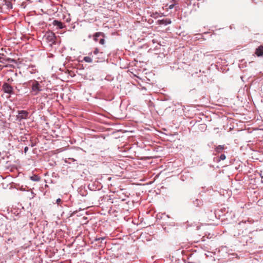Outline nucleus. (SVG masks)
Returning <instances> with one entry per match:
<instances>
[{
    "label": "nucleus",
    "mask_w": 263,
    "mask_h": 263,
    "mask_svg": "<svg viewBox=\"0 0 263 263\" xmlns=\"http://www.w3.org/2000/svg\"><path fill=\"white\" fill-rule=\"evenodd\" d=\"M175 5V4H171L170 5L168 6V8L170 9H172L174 8Z\"/></svg>",
    "instance_id": "dca6fc26"
},
{
    "label": "nucleus",
    "mask_w": 263,
    "mask_h": 263,
    "mask_svg": "<svg viewBox=\"0 0 263 263\" xmlns=\"http://www.w3.org/2000/svg\"><path fill=\"white\" fill-rule=\"evenodd\" d=\"M92 54L91 52H89L88 53L89 56L84 57L83 61L86 63H91L93 61L92 59L91 58Z\"/></svg>",
    "instance_id": "1a4fd4ad"
},
{
    "label": "nucleus",
    "mask_w": 263,
    "mask_h": 263,
    "mask_svg": "<svg viewBox=\"0 0 263 263\" xmlns=\"http://www.w3.org/2000/svg\"><path fill=\"white\" fill-rule=\"evenodd\" d=\"M99 36H102L103 38H105V35L104 33H103V32H96L93 35V40L95 42H98V37Z\"/></svg>",
    "instance_id": "423d86ee"
},
{
    "label": "nucleus",
    "mask_w": 263,
    "mask_h": 263,
    "mask_svg": "<svg viewBox=\"0 0 263 263\" xmlns=\"http://www.w3.org/2000/svg\"><path fill=\"white\" fill-rule=\"evenodd\" d=\"M223 146L218 145L215 148V151L217 153H219L223 149Z\"/></svg>",
    "instance_id": "9d476101"
},
{
    "label": "nucleus",
    "mask_w": 263,
    "mask_h": 263,
    "mask_svg": "<svg viewBox=\"0 0 263 263\" xmlns=\"http://www.w3.org/2000/svg\"><path fill=\"white\" fill-rule=\"evenodd\" d=\"M31 180L34 181H38L40 180V178L37 176V175H34L30 177Z\"/></svg>",
    "instance_id": "9b49d317"
},
{
    "label": "nucleus",
    "mask_w": 263,
    "mask_h": 263,
    "mask_svg": "<svg viewBox=\"0 0 263 263\" xmlns=\"http://www.w3.org/2000/svg\"><path fill=\"white\" fill-rule=\"evenodd\" d=\"M172 2H173V4H174L175 5L177 4V0H172Z\"/></svg>",
    "instance_id": "6ab92c4d"
},
{
    "label": "nucleus",
    "mask_w": 263,
    "mask_h": 263,
    "mask_svg": "<svg viewBox=\"0 0 263 263\" xmlns=\"http://www.w3.org/2000/svg\"><path fill=\"white\" fill-rule=\"evenodd\" d=\"M226 156L224 154H222L220 155V159L221 160H224L226 159Z\"/></svg>",
    "instance_id": "2eb2a0df"
},
{
    "label": "nucleus",
    "mask_w": 263,
    "mask_h": 263,
    "mask_svg": "<svg viewBox=\"0 0 263 263\" xmlns=\"http://www.w3.org/2000/svg\"><path fill=\"white\" fill-rule=\"evenodd\" d=\"M105 41L104 38H103V37L99 41V43L103 45L105 44Z\"/></svg>",
    "instance_id": "f8f14e48"
},
{
    "label": "nucleus",
    "mask_w": 263,
    "mask_h": 263,
    "mask_svg": "<svg viewBox=\"0 0 263 263\" xmlns=\"http://www.w3.org/2000/svg\"><path fill=\"white\" fill-rule=\"evenodd\" d=\"M96 240H100V238L96 239Z\"/></svg>",
    "instance_id": "412c9836"
},
{
    "label": "nucleus",
    "mask_w": 263,
    "mask_h": 263,
    "mask_svg": "<svg viewBox=\"0 0 263 263\" xmlns=\"http://www.w3.org/2000/svg\"><path fill=\"white\" fill-rule=\"evenodd\" d=\"M42 90V87L40 83H33L32 86V91L34 95H36L39 92Z\"/></svg>",
    "instance_id": "f03ea898"
},
{
    "label": "nucleus",
    "mask_w": 263,
    "mask_h": 263,
    "mask_svg": "<svg viewBox=\"0 0 263 263\" xmlns=\"http://www.w3.org/2000/svg\"><path fill=\"white\" fill-rule=\"evenodd\" d=\"M28 147L27 146H26L24 148V152L25 153H26V152L28 151Z\"/></svg>",
    "instance_id": "f3484780"
},
{
    "label": "nucleus",
    "mask_w": 263,
    "mask_h": 263,
    "mask_svg": "<svg viewBox=\"0 0 263 263\" xmlns=\"http://www.w3.org/2000/svg\"><path fill=\"white\" fill-rule=\"evenodd\" d=\"M261 182H263V177H262Z\"/></svg>",
    "instance_id": "aec40b11"
},
{
    "label": "nucleus",
    "mask_w": 263,
    "mask_h": 263,
    "mask_svg": "<svg viewBox=\"0 0 263 263\" xmlns=\"http://www.w3.org/2000/svg\"><path fill=\"white\" fill-rule=\"evenodd\" d=\"M255 54L258 57L263 55V46H260L256 49Z\"/></svg>",
    "instance_id": "0eeeda50"
},
{
    "label": "nucleus",
    "mask_w": 263,
    "mask_h": 263,
    "mask_svg": "<svg viewBox=\"0 0 263 263\" xmlns=\"http://www.w3.org/2000/svg\"><path fill=\"white\" fill-rule=\"evenodd\" d=\"M99 52V50L98 48H96L93 51V54L97 55Z\"/></svg>",
    "instance_id": "ddd939ff"
},
{
    "label": "nucleus",
    "mask_w": 263,
    "mask_h": 263,
    "mask_svg": "<svg viewBox=\"0 0 263 263\" xmlns=\"http://www.w3.org/2000/svg\"><path fill=\"white\" fill-rule=\"evenodd\" d=\"M53 25L55 26H57L59 29H62L64 27L63 23L58 20L53 21Z\"/></svg>",
    "instance_id": "6e6552de"
},
{
    "label": "nucleus",
    "mask_w": 263,
    "mask_h": 263,
    "mask_svg": "<svg viewBox=\"0 0 263 263\" xmlns=\"http://www.w3.org/2000/svg\"><path fill=\"white\" fill-rule=\"evenodd\" d=\"M7 6L8 8H12V5L10 2H8L7 4Z\"/></svg>",
    "instance_id": "4468645a"
},
{
    "label": "nucleus",
    "mask_w": 263,
    "mask_h": 263,
    "mask_svg": "<svg viewBox=\"0 0 263 263\" xmlns=\"http://www.w3.org/2000/svg\"><path fill=\"white\" fill-rule=\"evenodd\" d=\"M61 202V199L59 198V199H58L57 200V203L58 204H59Z\"/></svg>",
    "instance_id": "a211bd4d"
},
{
    "label": "nucleus",
    "mask_w": 263,
    "mask_h": 263,
    "mask_svg": "<svg viewBox=\"0 0 263 263\" xmlns=\"http://www.w3.org/2000/svg\"><path fill=\"white\" fill-rule=\"evenodd\" d=\"M28 116V112L26 110L18 111L17 118L20 120L27 119Z\"/></svg>",
    "instance_id": "20e7f679"
},
{
    "label": "nucleus",
    "mask_w": 263,
    "mask_h": 263,
    "mask_svg": "<svg viewBox=\"0 0 263 263\" xmlns=\"http://www.w3.org/2000/svg\"><path fill=\"white\" fill-rule=\"evenodd\" d=\"M3 89L6 93H11L13 92V88L9 83H4Z\"/></svg>",
    "instance_id": "7ed1b4c3"
},
{
    "label": "nucleus",
    "mask_w": 263,
    "mask_h": 263,
    "mask_svg": "<svg viewBox=\"0 0 263 263\" xmlns=\"http://www.w3.org/2000/svg\"><path fill=\"white\" fill-rule=\"evenodd\" d=\"M172 21L171 19L170 18H163L162 20H159L157 21V23L159 25H167L168 24H170L171 23Z\"/></svg>",
    "instance_id": "39448f33"
},
{
    "label": "nucleus",
    "mask_w": 263,
    "mask_h": 263,
    "mask_svg": "<svg viewBox=\"0 0 263 263\" xmlns=\"http://www.w3.org/2000/svg\"><path fill=\"white\" fill-rule=\"evenodd\" d=\"M44 37L45 41L49 43L50 45L55 43V36L54 33L52 32H47Z\"/></svg>",
    "instance_id": "f257e3e1"
}]
</instances>
